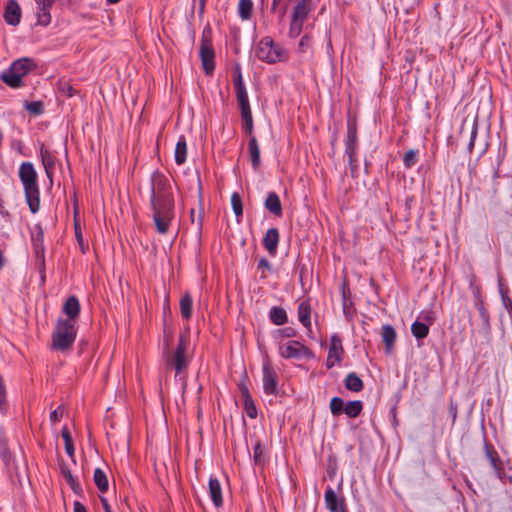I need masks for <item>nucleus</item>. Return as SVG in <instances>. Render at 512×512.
Instances as JSON below:
<instances>
[{
  "label": "nucleus",
  "mask_w": 512,
  "mask_h": 512,
  "mask_svg": "<svg viewBox=\"0 0 512 512\" xmlns=\"http://www.w3.org/2000/svg\"><path fill=\"white\" fill-rule=\"evenodd\" d=\"M19 178L24 187L26 202L30 211L35 214L40 209V191L37 172L31 162H23L19 168Z\"/></svg>",
  "instance_id": "1"
},
{
  "label": "nucleus",
  "mask_w": 512,
  "mask_h": 512,
  "mask_svg": "<svg viewBox=\"0 0 512 512\" xmlns=\"http://www.w3.org/2000/svg\"><path fill=\"white\" fill-rule=\"evenodd\" d=\"M151 206H175L169 179L159 171L151 176Z\"/></svg>",
  "instance_id": "2"
},
{
  "label": "nucleus",
  "mask_w": 512,
  "mask_h": 512,
  "mask_svg": "<svg viewBox=\"0 0 512 512\" xmlns=\"http://www.w3.org/2000/svg\"><path fill=\"white\" fill-rule=\"evenodd\" d=\"M37 69V63L34 59L24 57L12 62L10 67L3 71L0 78L11 88H20L23 86V77Z\"/></svg>",
  "instance_id": "3"
},
{
  "label": "nucleus",
  "mask_w": 512,
  "mask_h": 512,
  "mask_svg": "<svg viewBox=\"0 0 512 512\" xmlns=\"http://www.w3.org/2000/svg\"><path fill=\"white\" fill-rule=\"evenodd\" d=\"M255 55L268 64L284 62L289 58V52L282 45L274 42L270 36H265L258 42Z\"/></svg>",
  "instance_id": "4"
},
{
  "label": "nucleus",
  "mask_w": 512,
  "mask_h": 512,
  "mask_svg": "<svg viewBox=\"0 0 512 512\" xmlns=\"http://www.w3.org/2000/svg\"><path fill=\"white\" fill-rule=\"evenodd\" d=\"M77 328L71 320L58 319L52 333V349L57 351L69 350L75 342Z\"/></svg>",
  "instance_id": "5"
},
{
  "label": "nucleus",
  "mask_w": 512,
  "mask_h": 512,
  "mask_svg": "<svg viewBox=\"0 0 512 512\" xmlns=\"http://www.w3.org/2000/svg\"><path fill=\"white\" fill-rule=\"evenodd\" d=\"M187 346V337L180 335L176 349L173 352L168 351L165 355L167 367L173 368L176 372V376L181 375L188 367L189 360L186 357Z\"/></svg>",
  "instance_id": "6"
},
{
  "label": "nucleus",
  "mask_w": 512,
  "mask_h": 512,
  "mask_svg": "<svg viewBox=\"0 0 512 512\" xmlns=\"http://www.w3.org/2000/svg\"><path fill=\"white\" fill-rule=\"evenodd\" d=\"M153 221L159 234H166L175 217V206H151Z\"/></svg>",
  "instance_id": "7"
},
{
  "label": "nucleus",
  "mask_w": 512,
  "mask_h": 512,
  "mask_svg": "<svg viewBox=\"0 0 512 512\" xmlns=\"http://www.w3.org/2000/svg\"><path fill=\"white\" fill-rule=\"evenodd\" d=\"M279 355L285 359H312L313 351L296 340L289 341L286 345L279 347Z\"/></svg>",
  "instance_id": "8"
},
{
  "label": "nucleus",
  "mask_w": 512,
  "mask_h": 512,
  "mask_svg": "<svg viewBox=\"0 0 512 512\" xmlns=\"http://www.w3.org/2000/svg\"><path fill=\"white\" fill-rule=\"evenodd\" d=\"M200 57L202 61L203 70L207 75H212L215 70V52L212 45L210 36L203 32L201 45H200Z\"/></svg>",
  "instance_id": "9"
},
{
  "label": "nucleus",
  "mask_w": 512,
  "mask_h": 512,
  "mask_svg": "<svg viewBox=\"0 0 512 512\" xmlns=\"http://www.w3.org/2000/svg\"><path fill=\"white\" fill-rule=\"evenodd\" d=\"M359 149L357 120L355 117L348 116L347 133L345 139V154L357 155Z\"/></svg>",
  "instance_id": "10"
},
{
  "label": "nucleus",
  "mask_w": 512,
  "mask_h": 512,
  "mask_svg": "<svg viewBox=\"0 0 512 512\" xmlns=\"http://www.w3.org/2000/svg\"><path fill=\"white\" fill-rule=\"evenodd\" d=\"M35 231L32 232L31 240H32V246L34 253L37 257V259H41V273H42V281L45 280V263H44V233L43 229L40 224L35 225L34 227Z\"/></svg>",
  "instance_id": "11"
},
{
  "label": "nucleus",
  "mask_w": 512,
  "mask_h": 512,
  "mask_svg": "<svg viewBox=\"0 0 512 512\" xmlns=\"http://www.w3.org/2000/svg\"><path fill=\"white\" fill-rule=\"evenodd\" d=\"M262 374L264 392L268 395H276L278 386L277 374L270 362H265L263 364Z\"/></svg>",
  "instance_id": "12"
},
{
  "label": "nucleus",
  "mask_w": 512,
  "mask_h": 512,
  "mask_svg": "<svg viewBox=\"0 0 512 512\" xmlns=\"http://www.w3.org/2000/svg\"><path fill=\"white\" fill-rule=\"evenodd\" d=\"M324 500L326 508L330 512H345L346 506H345V499L344 497H339L335 493V491L328 486L324 493Z\"/></svg>",
  "instance_id": "13"
},
{
  "label": "nucleus",
  "mask_w": 512,
  "mask_h": 512,
  "mask_svg": "<svg viewBox=\"0 0 512 512\" xmlns=\"http://www.w3.org/2000/svg\"><path fill=\"white\" fill-rule=\"evenodd\" d=\"M420 318H422L423 321L416 320L411 325V333L417 340H422L428 336L429 325L434 321L430 313H425L421 315Z\"/></svg>",
  "instance_id": "14"
},
{
  "label": "nucleus",
  "mask_w": 512,
  "mask_h": 512,
  "mask_svg": "<svg viewBox=\"0 0 512 512\" xmlns=\"http://www.w3.org/2000/svg\"><path fill=\"white\" fill-rule=\"evenodd\" d=\"M484 449L486 458L489 460L497 476L501 479L502 474L504 473V466L503 462L499 458L498 452L495 450L494 446L487 440H484Z\"/></svg>",
  "instance_id": "15"
},
{
  "label": "nucleus",
  "mask_w": 512,
  "mask_h": 512,
  "mask_svg": "<svg viewBox=\"0 0 512 512\" xmlns=\"http://www.w3.org/2000/svg\"><path fill=\"white\" fill-rule=\"evenodd\" d=\"M4 19L7 24L16 26L20 23L21 8L16 0H8L5 6Z\"/></svg>",
  "instance_id": "16"
},
{
  "label": "nucleus",
  "mask_w": 512,
  "mask_h": 512,
  "mask_svg": "<svg viewBox=\"0 0 512 512\" xmlns=\"http://www.w3.org/2000/svg\"><path fill=\"white\" fill-rule=\"evenodd\" d=\"M280 240L279 231L277 228H269L262 240L264 248L268 253L274 257L277 254L278 244Z\"/></svg>",
  "instance_id": "17"
},
{
  "label": "nucleus",
  "mask_w": 512,
  "mask_h": 512,
  "mask_svg": "<svg viewBox=\"0 0 512 512\" xmlns=\"http://www.w3.org/2000/svg\"><path fill=\"white\" fill-rule=\"evenodd\" d=\"M264 207L266 210H268L270 213H272L276 217L282 216L283 208L280 201L279 196L276 192H269L265 202Z\"/></svg>",
  "instance_id": "18"
},
{
  "label": "nucleus",
  "mask_w": 512,
  "mask_h": 512,
  "mask_svg": "<svg viewBox=\"0 0 512 512\" xmlns=\"http://www.w3.org/2000/svg\"><path fill=\"white\" fill-rule=\"evenodd\" d=\"M329 358H334L337 363L341 362L344 355L342 339L338 334H333L330 339V347L328 350Z\"/></svg>",
  "instance_id": "19"
},
{
  "label": "nucleus",
  "mask_w": 512,
  "mask_h": 512,
  "mask_svg": "<svg viewBox=\"0 0 512 512\" xmlns=\"http://www.w3.org/2000/svg\"><path fill=\"white\" fill-rule=\"evenodd\" d=\"M63 312L67 315L68 319L74 322L80 313V303L76 296H69L64 303Z\"/></svg>",
  "instance_id": "20"
},
{
  "label": "nucleus",
  "mask_w": 512,
  "mask_h": 512,
  "mask_svg": "<svg viewBox=\"0 0 512 512\" xmlns=\"http://www.w3.org/2000/svg\"><path fill=\"white\" fill-rule=\"evenodd\" d=\"M209 494L215 507L223 505L221 484L217 478L212 476L209 479Z\"/></svg>",
  "instance_id": "21"
},
{
  "label": "nucleus",
  "mask_w": 512,
  "mask_h": 512,
  "mask_svg": "<svg viewBox=\"0 0 512 512\" xmlns=\"http://www.w3.org/2000/svg\"><path fill=\"white\" fill-rule=\"evenodd\" d=\"M298 319L307 331L311 332V305L309 301H302L298 305Z\"/></svg>",
  "instance_id": "22"
},
{
  "label": "nucleus",
  "mask_w": 512,
  "mask_h": 512,
  "mask_svg": "<svg viewBox=\"0 0 512 512\" xmlns=\"http://www.w3.org/2000/svg\"><path fill=\"white\" fill-rule=\"evenodd\" d=\"M248 152L250 155L252 167L254 170H257L261 164V159L258 141L255 136L249 137Z\"/></svg>",
  "instance_id": "23"
},
{
  "label": "nucleus",
  "mask_w": 512,
  "mask_h": 512,
  "mask_svg": "<svg viewBox=\"0 0 512 512\" xmlns=\"http://www.w3.org/2000/svg\"><path fill=\"white\" fill-rule=\"evenodd\" d=\"M382 339L385 343V352L390 354L396 341V331L391 325L386 324L382 327Z\"/></svg>",
  "instance_id": "24"
},
{
  "label": "nucleus",
  "mask_w": 512,
  "mask_h": 512,
  "mask_svg": "<svg viewBox=\"0 0 512 512\" xmlns=\"http://www.w3.org/2000/svg\"><path fill=\"white\" fill-rule=\"evenodd\" d=\"M40 156H41L42 164L45 168L46 174L49 178H51L52 171L55 167V158L50 153V151L47 148H45L44 144L41 145Z\"/></svg>",
  "instance_id": "25"
},
{
  "label": "nucleus",
  "mask_w": 512,
  "mask_h": 512,
  "mask_svg": "<svg viewBox=\"0 0 512 512\" xmlns=\"http://www.w3.org/2000/svg\"><path fill=\"white\" fill-rule=\"evenodd\" d=\"M269 319L274 325L281 326L288 322V315L284 308L273 306L269 311Z\"/></svg>",
  "instance_id": "26"
},
{
  "label": "nucleus",
  "mask_w": 512,
  "mask_h": 512,
  "mask_svg": "<svg viewBox=\"0 0 512 512\" xmlns=\"http://www.w3.org/2000/svg\"><path fill=\"white\" fill-rule=\"evenodd\" d=\"M345 388L352 392H360L364 388V383L361 378L355 373L350 372L344 379Z\"/></svg>",
  "instance_id": "27"
},
{
  "label": "nucleus",
  "mask_w": 512,
  "mask_h": 512,
  "mask_svg": "<svg viewBox=\"0 0 512 512\" xmlns=\"http://www.w3.org/2000/svg\"><path fill=\"white\" fill-rule=\"evenodd\" d=\"M474 304L481 318L483 332L488 334L490 332V315L488 310L485 308L484 300L479 299L478 301H474Z\"/></svg>",
  "instance_id": "28"
},
{
  "label": "nucleus",
  "mask_w": 512,
  "mask_h": 512,
  "mask_svg": "<svg viewBox=\"0 0 512 512\" xmlns=\"http://www.w3.org/2000/svg\"><path fill=\"white\" fill-rule=\"evenodd\" d=\"M60 469H61V473L63 475V477L65 478V480L67 481V483L70 485L71 489L73 490V492L75 494H78V495H81L82 493V487L81 485L75 480V478L73 477L70 469L65 465V464H62L60 465Z\"/></svg>",
  "instance_id": "29"
},
{
  "label": "nucleus",
  "mask_w": 512,
  "mask_h": 512,
  "mask_svg": "<svg viewBox=\"0 0 512 512\" xmlns=\"http://www.w3.org/2000/svg\"><path fill=\"white\" fill-rule=\"evenodd\" d=\"M93 480L100 492H107L109 488V482L106 473L102 469L96 468L94 470Z\"/></svg>",
  "instance_id": "30"
},
{
  "label": "nucleus",
  "mask_w": 512,
  "mask_h": 512,
  "mask_svg": "<svg viewBox=\"0 0 512 512\" xmlns=\"http://www.w3.org/2000/svg\"><path fill=\"white\" fill-rule=\"evenodd\" d=\"M193 300L189 293H185L180 300L181 316L185 320H189L192 315Z\"/></svg>",
  "instance_id": "31"
},
{
  "label": "nucleus",
  "mask_w": 512,
  "mask_h": 512,
  "mask_svg": "<svg viewBox=\"0 0 512 512\" xmlns=\"http://www.w3.org/2000/svg\"><path fill=\"white\" fill-rule=\"evenodd\" d=\"M187 158V144L184 136H181L175 147V162L178 165L185 163Z\"/></svg>",
  "instance_id": "32"
},
{
  "label": "nucleus",
  "mask_w": 512,
  "mask_h": 512,
  "mask_svg": "<svg viewBox=\"0 0 512 512\" xmlns=\"http://www.w3.org/2000/svg\"><path fill=\"white\" fill-rule=\"evenodd\" d=\"M241 118L243 122V131L249 136L253 135V116L251 108L241 110Z\"/></svg>",
  "instance_id": "33"
},
{
  "label": "nucleus",
  "mask_w": 512,
  "mask_h": 512,
  "mask_svg": "<svg viewBox=\"0 0 512 512\" xmlns=\"http://www.w3.org/2000/svg\"><path fill=\"white\" fill-rule=\"evenodd\" d=\"M363 410V403L360 400L348 401L345 404L344 412L350 418H356Z\"/></svg>",
  "instance_id": "34"
},
{
  "label": "nucleus",
  "mask_w": 512,
  "mask_h": 512,
  "mask_svg": "<svg viewBox=\"0 0 512 512\" xmlns=\"http://www.w3.org/2000/svg\"><path fill=\"white\" fill-rule=\"evenodd\" d=\"M252 0H240L238 4V14L242 20H249L252 16Z\"/></svg>",
  "instance_id": "35"
},
{
  "label": "nucleus",
  "mask_w": 512,
  "mask_h": 512,
  "mask_svg": "<svg viewBox=\"0 0 512 512\" xmlns=\"http://www.w3.org/2000/svg\"><path fill=\"white\" fill-rule=\"evenodd\" d=\"M51 8L52 7H43L37 6V24L41 26H48L51 22Z\"/></svg>",
  "instance_id": "36"
},
{
  "label": "nucleus",
  "mask_w": 512,
  "mask_h": 512,
  "mask_svg": "<svg viewBox=\"0 0 512 512\" xmlns=\"http://www.w3.org/2000/svg\"><path fill=\"white\" fill-rule=\"evenodd\" d=\"M345 403L341 397L335 396L330 400L329 408L334 417H338L344 412Z\"/></svg>",
  "instance_id": "37"
},
{
  "label": "nucleus",
  "mask_w": 512,
  "mask_h": 512,
  "mask_svg": "<svg viewBox=\"0 0 512 512\" xmlns=\"http://www.w3.org/2000/svg\"><path fill=\"white\" fill-rule=\"evenodd\" d=\"M231 205L234 214L237 217V221L239 222V218L243 215V203L242 198L238 192H234L231 195Z\"/></svg>",
  "instance_id": "38"
},
{
  "label": "nucleus",
  "mask_w": 512,
  "mask_h": 512,
  "mask_svg": "<svg viewBox=\"0 0 512 512\" xmlns=\"http://www.w3.org/2000/svg\"><path fill=\"white\" fill-rule=\"evenodd\" d=\"M61 436H62V438L64 440V443H65L66 453L70 457H73L74 456L75 448H74V444H73L71 433H70L69 429L67 428V426L63 427V429L61 431Z\"/></svg>",
  "instance_id": "39"
},
{
  "label": "nucleus",
  "mask_w": 512,
  "mask_h": 512,
  "mask_svg": "<svg viewBox=\"0 0 512 512\" xmlns=\"http://www.w3.org/2000/svg\"><path fill=\"white\" fill-rule=\"evenodd\" d=\"M235 91L240 110L251 108L246 87L235 89Z\"/></svg>",
  "instance_id": "40"
},
{
  "label": "nucleus",
  "mask_w": 512,
  "mask_h": 512,
  "mask_svg": "<svg viewBox=\"0 0 512 512\" xmlns=\"http://www.w3.org/2000/svg\"><path fill=\"white\" fill-rule=\"evenodd\" d=\"M24 108L31 114L37 116L44 112V104L42 101H26Z\"/></svg>",
  "instance_id": "41"
},
{
  "label": "nucleus",
  "mask_w": 512,
  "mask_h": 512,
  "mask_svg": "<svg viewBox=\"0 0 512 512\" xmlns=\"http://www.w3.org/2000/svg\"><path fill=\"white\" fill-rule=\"evenodd\" d=\"M418 162V150L411 149L403 156V164L406 169L412 168Z\"/></svg>",
  "instance_id": "42"
},
{
  "label": "nucleus",
  "mask_w": 512,
  "mask_h": 512,
  "mask_svg": "<svg viewBox=\"0 0 512 512\" xmlns=\"http://www.w3.org/2000/svg\"><path fill=\"white\" fill-rule=\"evenodd\" d=\"M297 335V331L293 327H285L282 329H277L274 332V338L277 340H282L284 338H293Z\"/></svg>",
  "instance_id": "43"
},
{
  "label": "nucleus",
  "mask_w": 512,
  "mask_h": 512,
  "mask_svg": "<svg viewBox=\"0 0 512 512\" xmlns=\"http://www.w3.org/2000/svg\"><path fill=\"white\" fill-rule=\"evenodd\" d=\"M243 406L249 418L254 419L257 417V409L252 397L243 400Z\"/></svg>",
  "instance_id": "44"
},
{
  "label": "nucleus",
  "mask_w": 512,
  "mask_h": 512,
  "mask_svg": "<svg viewBox=\"0 0 512 512\" xmlns=\"http://www.w3.org/2000/svg\"><path fill=\"white\" fill-rule=\"evenodd\" d=\"M190 219H191L192 224H194L196 226L198 233L201 234L202 233V228H203V214H202V212L200 211L198 213V215L196 216L195 209H191V211H190Z\"/></svg>",
  "instance_id": "45"
},
{
  "label": "nucleus",
  "mask_w": 512,
  "mask_h": 512,
  "mask_svg": "<svg viewBox=\"0 0 512 512\" xmlns=\"http://www.w3.org/2000/svg\"><path fill=\"white\" fill-rule=\"evenodd\" d=\"M58 89L67 97H73L78 94V91L68 82L60 83Z\"/></svg>",
  "instance_id": "46"
},
{
  "label": "nucleus",
  "mask_w": 512,
  "mask_h": 512,
  "mask_svg": "<svg viewBox=\"0 0 512 512\" xmlns=\"http://www.w3.org/2000/svg\"><path fill=\"white\" fill-rule=\"evenodd\" d=\"M257 269L261 271V278L265 279L267 277L266 271L270 272L272 270L271 263L266 258L259 259L257 263Z\"/></svg>",
  "instance_id": "47"
},
{
  "label": "nucleus",
  "mask_w": 512,
  "mask_h": 512,
  "mask_svg": "<svg viewBox=\"0 0 512 512\" xmlns=\"http://www.w3.org/2000/svg\"><path fill=\"white\" fill-rule=\"evenodd\" d=\"M8 408L7 400H6V387L4 384V380L0 375V410L5 412Z\"/></svg>",
  "instance_id": "48"
},
{
  "label": "nucleus",
  "mask_w": 512,
  "mask_h": 512,
  "mask_svg": "<svg viewBox=\"0 0 512 512\" xmlns=\"http://www.w3.org/2000/svg\"><path fill=\"white\" fill-rule=\"evenodd\" d=\"M253 457L255 464L260 465L264 463L263 448L259 441L253 447Z\"/></svg>",
  "instance_id": "49"
},
{
  "label": "nucleus",
  "mask_w": 512,
  "mask_h": 512,
  "mask_svg": "<svg viewBox=\"0 0 512 512\" xmlns=\"http://www.w3.org/2000/svg\"><path fill=\"white\" fill-rule=\"evenodd\" d=\"M247 375L245 374L243 380L238 383V390L241 394L242 400L251 398V394L249 392L248 386L246 384Z\"/></svg>",
  "instance_id": "50"
},
{
  "label": "nucleus",
  "mask_w": 512,
  "mask_h": 512,
  "mask_svg": "<svg viewBox=\"0 0 512 512\" xmlns=\"http://www.w3.org/2000/svg\"><path fill=\"white\" fill-rule=\"evenodd\" d=\"M348 156V164L352 177H356V173L358 170V158L357 155H347Z\"/></svg>",
  "instance_id": "51"
},
{
  "label": "nucleus",
  "mask_w": 512,
  "mask_h": 512,
  "mask_svg": "<svg viewBox=\"0 0 512 512\" xmlns=\"http://www.w3.org/2000/svg\"><path fill=\"white\" fill-rule=\"evenodd\" d=\"M500 294L502 297V301L507 310H512V300L508 297L507 291H504L502 286L500 285Z\"/></svg>",
  "instance_id": "52"
},
{
  "label": "nucleus",
  "mask_w": 512,
  "mask_h": 512,
  "mask_svg": "<svg viewBox=\"0 0 512 512\" xmlns=\"http://www.w3.org/2000/svg\"><path fill=\"white\" fill-rule=\"evenodd\" d=\"M290 4L292 6L293 5V1L288 0V1L284 2L280 7H278L276 12H278L280 19H282L286 15V13H287V11L289 9Z\"/></svg>",
  "instance_id": "53"
},
{
  "label": "nucleus",
  "mask_w": 512,
  "mask_h": 512,
  "mask_svg": "<svg viewBox=\"0 0 512 512\" xmlns=\"http://www.w3.org/2000/svg\"><path fill=\"white\" fill-rule=\"evenodd\" d=\"M62 416H63V410L61 407H58L57 409H55L54 411H52L50 413V420L52 423H57L58 421H60Z\"/></svg>",
  "instance_id": "54"
},
{
  "label": "nucleus",
  "mask_w": 512,
  "mask_h": 512,
  "mask_svg": "<svg viewBox=\"0 0 512 512\" xmlns=\"http://www.w3.org/2000/svg\"><path fill=\"white\" fill-rule=\"evenodd\" d=\"M449 414L452 418V424H454L456 421V418H457V414H458V406L456 403H454L453 400H450V403H449Z\"/></svg>",
  "instance_id": "55"
},
{
  "label": "nucleus",
  "mask_w": 512,
  "mask_h": 512,
  "mask_svg": "<svg viewBox=\"0 0 512 512\" xmlns=\"http://www.w3.org/2000/svg\"><path fill=\"white\" fill-rule=\"evenodd\" d=\"M477 133H478V127H477V124L475 123V124L473 125V127H472L471 137H470V141H469V144H468V150H469V152H472V150H473V147H474V143H475V139H476Z\"/></svg>",
  "instance_id": "56"
},
{
  "label": "nucleus",
  "mask_w": 512,
  "mask_h": 512,
  "mask_svg": "<svg viewBox=\"0 0 512 512\" xmlns=\"http://www.w3.org/2000/svg\"><path fill=\"white\" fill-rule=\"evenodd\" d=\"M310 36L308 34H305L301 37L300 41H299V49L300 51L304 52L305 49L309 46L310 44Z\"/></svg>",
  "instance_id": "57"
},
{
  "label": "nucleus",
  "mask_w": 512,
  "mask_h": 512,
  "mask_svg": "<svg viewBox=\"0 0 512 512\" xmlns=\"http://www.w3.org/2000/svg\"><path fill=\"white\" fill-rule=\"evenodd\" d=\"M75 236L81 247L82 252L85 253L82 232L77 223H75Z\"/></svg>",
  "instance_id": "58"
},
{
  "label": "nucleus",
  "mask_w": 512,
  "mask_h": 512,
  "mask_svg": "<svg viewBox=\"0 0 512 512\" xmlns=\"http://www.w3.org/2000/svg\"><path fill=\"white\" fill-rule=\"evenodd\" d=\"M232 81L235 89L245 87L242 75L233 76Z\"/></svg>",
  "instance_id": "59"
},
{
  "label": "nucleus",
  "mask_w": 512,
  "mask_h": 512,
  "mask_svg": "<svg viewBox=\"0 0 512 512\" xmlns=\"http://www.w3.org/2000/svg\"><path fill=\"white\" fill-rule=\"evenodd\" d=\"M73 512H87V509L82 503L75 501L73 504Z\"/></svg>",
  "instance_id": "60"
},
{
  "label": "nucleus",
  "mask_w": 512,
  "mask_h": 512,
  "mask_svg": "<svg viewBox=\"0 0 512 512\" xmlns=\"http://www.w3.org/2000/svg\"><path fill=\"white\" fill-rule=\"evenodd\" d=\"M56 0H35L37 6L52 7Z\"/></svg>",
  "instance_id": "61"
},
{
  "label": "nucleus",
  "mask_w": 512,
  "mask_h": 512,
  "mask_svg": "<svg viewBox=\"0 0 512 512\" xmlns=\"http://www.w3.org/2000/svg\"><path fill=\"white\" fill-rule=\"evenodd\" d=\"M352 305V303H350L349 305L347 304V301H343L342 303V306H343V313L344 315L351 319L352 318V314L350 312V306Z\"/></svg>",
  "instance_id": "62"
},
{
  "label": "nucleus",
  "mask_w": 512,
  "mask_h": 512,
  "mask_svg": "<svg viewBox=\"0 0 512 512\" xmlns=\"http://www.w3.org/2000/svg\"><path fill=\"white\" fill-rule=\"evenodd\" d=\"M100 502L102 504L104 512H112L108 500L105 497H100Z\"/></svg>",
  "instance_id": "63"
},
{
  "label": "nucleus",
  "mask_w": 512,
  "mask_h": 512,
  "mask_svg": "<svg viewBox=\"0 0 512 512\" xmlns=\"http://www.w3.org/2000/svg\"><path fill=\"white\" fill-rule=\"evenodd\" d=\"M2 459L5 462V464L8 466L10 463V460H11V453L7 449L3 450Z\"/></svg>",
  "instance_id": "64"
}]
</instances>
